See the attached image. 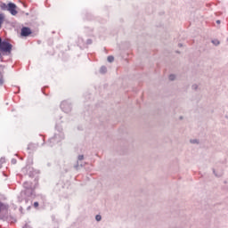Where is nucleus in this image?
<instances>
[{"mask_svg": "<svg viewBox=\"0 0 228 228\" xmlns=\"http://www.w3.org/2000/svg\"><path fill=\"white\" fill-rule=\"evenodd\" d=\"M34 207H35V208H38V202L36 201V202L34 203Z\"/></svg>", "mask_w": 228, "mask_h": 228, "instance_id": "15", "label": "nucleus"}, {"mask_svg": "<svg viewBox=\"0 0 228 228\" xmlns=\"http://www.w3.org/2000/svg\"><path fill=\"white\" fill-rule=\"evenodd\" d=\"M180 120H183V117H180Z\"/></svg>", "mask_w": 228, "mask_h": 228, "instance_id": "17", "label": "nucleus"}, {"mask_svg": "<svg viewBox=\"0 0 228 228\" xmlns=\"http://www.w3.org/2000/svg\"><path fill=\"white\" fill-rule=\"evenodd\" d=\"M6 209V206L4 204H3L2 202H0V213L1 211Z\"/></svg>", "mask_w": 228, "mask_h": 228, "instance_id": "7", "label": "nucleus"}, {"mask_svg": "<svg viewBox=\"0 0 228 228\" xmlns=\"http://www.w3.org/2000/svg\"><path fill=\"white\" fill-rule=\"evenodd\" d=\"M107 60H108V61L110 62V63H112V61H115V57H113V56H109L108 58H107Z\"/></svg>", "mask_w": 228, "mask_h": 228, "instance_id": "6", "label": "nucleus"}, {"mask_svg": "<svg viewBox=\"0 0 228 228\" xmlns=\"http://www.w3.org/2000/svg\"><path fill=\"white\" fill-rule=\"evenodd\" d=\"M102 218V217L100 215H97V216H95L96 222H101Z\"/></svg>", "mask_w": 228, "mask_h": 228, "instance_id": "9", "label": "nucleus"}, {"mask_svg": "<svg viewBox=\"0 0 228 228\" xmlns=\"http://www.w3.org/2000/svg\"><path fill=\"white\" fill-rule=\"evenodd\" d=\"M169 79L170 81H174V79H175V75H170Z\"/></svg>", "mask_w": 228, "mask_h": 228, "instance_id": "10", "label": "nucleus"}, {"mask_svg": "<svg viewBox=\"0 0 228 228\" xmlns=\"http://www.w3.org/2000/svg\"><path fill=\"white\" fill-rule=\"evenodd\" d=\"M78 159H79L80 161H82V159H85V157H84L83 155H79V156H78Z\"/></svg>", "mask_w": 228, "mask_h": 228, "instance_id": "13", "label": "nucleus"}, {"mask_svg": "<svg viewBox=\"0 0 228 228\" xmlns=\"http://www.w3.org/2000/svg\"><path fill=\"white\" fill-rule=\"evenodd\" d=\"M100 72H101V74H106V72H108V69L106 68V66H102L100 69Z\"/></svg>", "mask_w": 228, "mask_h": 228, "instance_id": "4", "label": "nucleus"}, {"mask_svg": "<svg viewBox=\"0 0 228 228\" xmlns=\"http://www.w3.org/2000/svg\"><path fill=\"white\" fill-rule=\"evenodd\" d=\"M3 22H4V14L1 13L0 14V27H1V24H3Z\"/></svg>", "mask_w": 228, "mask_h": 228, "instance_id": "5", "label": "nucleus"}, {"mask_svg": "<svg viewBox=\"0 0 228 228\" xmlns=\"http://www.w3.org/2000/svg\"><path fill=\"white\" fill-rule=\"evenodd\" d=\"M213 44H215V45H220V42L218 40H216V41H212Z\"/></svg>", "mask_w": 228, "mask_h": 228, "instance_id": "11", "label": "nucleus"}, {"mask_svg": "<svg viewBox=\"0 0 228 228\" xmlns=\"http://www.w3.org/2000/svg\"><path fill=\"white\" fill-rule=\"evenodd\" d=\"M4 83V80L3 79V76L0 77V85H3Z\"/></svg>", "mask_w": 228, "mask_h": 228, "instance_id": "12", "label": "nucleus"}, {"mask_svg": "<svg viewBox=\"0 0 228 228\" xmlns=\"http://www.w3.org/2000/svg\"><path fill=\"white\" fill-rule=\"evenodd\" d=\"M31 35V29L29 28H21V37H29Z\"/></svg>", "mask_w": 228, "mask_h": 228, "instance_id": "3", "label": "nucleus"}, {"mask_svg": "<svg viewBox=\"0 0 228 228\" xmlns=\"http://www.w3.org/2000/svg\"><path fill=\"white\" fill-rule=\"evenodd\" d=\"M197 88H199V86H198L197 85H193V86H192V89H193V90H197Z\"/></svg>", "mask_w": 228, "mask_h": 228, "instance_id": "14", "label": "nucleus"}, {"mask_svg": "<svg viewBox=\"0 0 228 228\" xmlns=\"http://www.w3.org/2000/svg\"><path fill=\"white\" fill-rule=\"evenodd\" d=\"M0 7L2 8V10H8V5H6V4H2Z\"/></svg>", "mask_w": 228, "mask_h": 228, "instance_id": "8", "label": "nucleus"}, {"mask_svg": "<svg viewBox=\"0 0 228 228\" xmlns=\"http://www.w3.org/2000/svg\"><path fill=\"white\" fill-rule=\"evenodd\" d=\"M216 23H217V24H220V20H217Z\"/></svg>", "mask_w": 228, "mask_h": 228, "instance_id": "16", "label": "nucleus"}, {"mask_svg": "<svg viewBox=\"0 0 228 228\" xmlns=\"http://www.w3.org/2000/svg\"><path fill=\"white\" fill-rule=\"evenodd\" d=\"M0 51H4V53H12V44L6 41L0 42Z\"/></svg>", "mask_w": 228, "mask_h": 228, "instance_id": "1", "label": "nucleus"}, {"mask_svg": "<svg viewBox=\"0 0 228 228\" xmlns=\"http://www.w3.org/2000/svg\"><path fill=\"white\" fill-rule=\"evenodd\" d=\"M7 10L12 15H17V13H18V12H17V5H15V4H13V3H9L8 4Z\"/></svg>", "mask_w": 228, "mask_h": 228, "instance_id": "2", "label": "nucleus"}]
</instances>
